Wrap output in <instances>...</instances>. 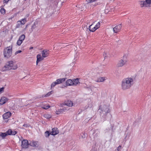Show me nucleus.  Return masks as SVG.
Instances as JSON below:
<instances>
[{"label": "nucleus", "instance_id": "obj_11", "mask_svg": "<svg viewBox=\"0 0 151 151\" xmlns=\"http://www.w3.org/2000/svg\"><path fill=\"white\" fill-rule=\"evenodd\" d=\"M9 99L4 96H2L1 97L0 100V105H2L7 102Z\"/></svg>", "mask_w": 151, "mask_h": 151}, {"label": "nucleus", "instance_id": "obj_44", "mask_svg": "<svg viewBox=\"0 0 151 151\" xmlns=\"http://www.w3.org/2000/svg\"><path fill=\"white\" fill-rule=\"evenodd\" d=\"M41 97V96H40L39 97H38V98H40Z\"/></svg>", "mask_w": 151, "mask_h": 151}, {"label": "nucleus", "instance_id": "obj_3", "mask_svg": "<svg viewBox=\"0 0 151 151\" xmlns=\"http://www.w3.org/2000/svg\"><path fill=\"white\" fill-rule=\"evenodd\" d=\"M127 63V57L126 54L124 55L122 58L119 60L116 64L118 67H122L126 65Z\"/></svg>", "mask_w": 151, "mask_h": 151}, {"label": "nucleus", "instance_id": "obj_7", "mask_svg": "<svg viewBox=\"0 0 151 151\" xmlns=\"http://www.w3.org/2000/svg\"><path fill=\"white\" fill-rule=\"evenodd\" d=\"M65 78H60L57 79L55 81L53 82L51 84V88L54 87L56 85L65 82Z\"/></svg>", "mask_w": 151, "mask_h": 151}, {"label": "nucleus", "instance_id": "obj_39", "mask_svg": "<svg viewBox=\"0 0 151 151\" xmlns=\"http://www.w3.org/2000/svg\"><path fill=\"white\" fill-rule=\"evenodd\" d=\"M23 126L24 127H27V124H24L23 125Z\"/></svg>", "mask_w": 151, "mask_h": 151}, {"label": "nucleus", "instance_id": "obj_15", "mask_svg": "<svg viewBox=\"0 0 151 151\" xmlns=\"http://www.w3.org/2000/svg\"><path fill=\"white\" fill-rule=\"evenodd\" d=\"M7 135H15L17 133V132L15 131H12L11 129H9L6 132Z\"/></svg>", "mask_w": 151, "mask_h": 151}, {"label": "nucleus", "instance_id": "obj_14", "mask_svg": "<svg viewBox=\"0 0 151 151\" xmlns=\"http://www.w3.org/2000/svg\"><path fill=\"white\" fill-rule=\"evenodd\" d=\"M59 133V131L57 128H54L52 129V131L50 132L51 135H55Z\"/></svg>", "mask_w": 151, "mask_h": 151}, {"label": "nucleus", "instance_id": "obj_10", "mask_svg": "<svg viewBox=\"0 0 151 151\" xmlns=\"http://www.w3.org/2000/svg\"><path fill=\"white\" fill-rule=\"evenodd\" d=\"M29 144L28 141L27 140H24L22 141V147L23 148H27Z\"/></svg>", "mask_w": 151, "mask_h": 151}, {"label": "nucleus", "instance_id": "obj_6", "mask_svg": "<svg viewBox=\"0 0 151 151\" xmlns=\"http://www.w3.org/2000/svg\"><path fill=\"white\" fill-rule=\"evenodd\" d=\"M139 3L141 7L151 6V0H145V1H140Z\"/></svg>", "mask_w": 151, "mask_h": 151}, {"label": "nucleus", "instance_id": "obj_27", "mask_svg": "<svg viewBox=\"0 0 151 151\" xmlns=\"http://www.w3.org/2000/svg\"><path fill=\"white\" fill-rule=\"evenodd\" d=\"M50 134H51L49 131H46L45 132V136L46 137H48Z\"/></svg>", "mask_w": 151, "mask_h": 151}, {"label": "nucleus", "instance_id": "obj_35", "mask_svg": "<svg viewBox=\"0 0 151 151\" xmlns=\"http://www.w3.org/2000/svg\"><path fill=\"white\" fill-rule=\"evenodd\" d=\"M4 87L0 88V94L4 92Z\"/></svg>", "mask_w": 151, "mask_h": 151}, {"label": "nucleus", "instance_id": "obj_9", "mask_svg": "<svg viewBox=\"0 0 151 151\" xmlns=\"http://www.w3.org/2000/svg\"><path fill=\"white\" fill-rule=\"evenodd\" d=\"M68 110L67 109L66 107H64L62 109H58L56 111V113L57 114H60L63 113L65 112Z\"/></svg>", "mask_w": 151, "mask_h": 151}, {"label": "nucleus", "instance_id": "obj_4", "mask_svg": "<svg viewBox=\"0 0 151 151\" xmlns=\"http://www.w3.org/2000/svg\"><path fill=\"white\" fill-rule=\"evenodd\" d=\"M12 46L11 45L4 49V57L8 58L11 56L12 54Z\"/></svg>", "mask_w": 151, "mask_h": 151}, {"label": "nucleus", "instance_id": "obj_8", "mask_svg": "<svg viewBox=\"0 0 151 151\" xmlns=\"http://www.w3.org/2000/svg\"><path fill=\"white\" fill-rule=\"evenodd\" d=\"M94 22H93L92 24L89 27V29L90 31L92 32H95L97 29L99 28L100 27V23L99 22H98L95 26L93 27L92 28V27L93 24Z\"/></svg>", "mask_w": 151, "mask_h": 151}, {"label": "nucleus", "instance_id": "obj_16", "mask_svg": "<svg viewBox=\"0 0 151 151\" xmlns=\"http://www.w3.org/2000/svg\"><path fill=\"white\" fill-rule=\"evenodd\" d=\"M49 55V52L47 50H44L42 52V56L44 58L47 57Z\"/></svg>", "mask_w": 151, "mask_h": 151}, {"label": "nucleus", "instance_id": "obj_43", "mask_svg": "<svg viewBox=\"0 0 151 151\" xmlns=\"http://www.w3.org/2000/svg\"><path fill=\"white\" fill-rule=\"evenodd\" d=\"M121 147V146H119L118 147V149L120 147Z\"/></svg>", "mask_w": 151, "mask_h": 151}, {"label": "nucleus", "instance_id": "obj_41", "mask_svg": "<svg viewBox=\"0 0 151 151\" xmlns=\"http://www.w3.org/2000/svg\"><path fill=\"white\" fill-rule=\"evenodd\" d=\"M103 70H101V72H100L99 73H102V72H103Z\"/></svg>", "mask_w": 151, "mask_h": 151}, {"label": "nucleus", "instance_id": "obj_18", "mask_svg": "<svg viewBox=\"0 0 151 151\" xmlns=\"http://www.w3.org/2000/svg\"><path fill=\"white\" fill-rule=\"evenodd\" d=\"M106 80V78L104 77H99L96 80V82H103Z\"/></svg>", "mask_w": 151, "mask_h": 151}, {"label": "nucleus", "instance_id": "obj_23", "mask_svg": "<svg viewBox=\"0 0 151 151\" xmlns=\"http://www.w3.org/2000/svg\"><path fill=\"white\" fill-rule=\"evenodd\" d=\"M37 142H36L32 141L30 142L29 145L32 146L36 147H37Z\"/></svg>", "mask_w": 151, "mask_h": 151}, {"label": "nucleus", "instance_id": "obj_34", "mask_svg": "<svg viewBox=\"0 0 151 151\" xmlns=\"http://www.w3.org/2000/svg\"><path fill=\"white\" fill-rule=\"evenodd\" d=\"M93 106L92 103L90 102H89V104H88V106L87 107V108H91Z\"/></svg>", "mask_w": 151, "mask_h": 151}, {"label": "nucleus", "instance_id": "obj_32", "mask_svg": "<svg viewBox=\"0 0 151 151\" xmlns=\"http://www.w3.org/2000/svg\"><path fill=\"white\" fill-rule=\"evenodd\" d=\"M23 41L19 39L18 40L17 42V44L19 45L20 46L21 44L22 43Z\"/></svg>", "mask_w": 151, "mask_h": 151}, {"label": "nucleus", "instance_id": "obj_2", "mask_svg": "<svg viewBox=\"0 0 151 151\" xmlns=\"http://www.w3.org/2000/svg\"><path fill=\"white\" fill-rule=\"evenodd\" d=\"M17 68L18 65L15 60H9L6 62L2 69L3 71H6L11 70H16Z\"/></svg>", "mask_w": 151, "mask_h": 151}, {"label": "nucleus", "instance_id": "obj_30", "mask_svg": "<svg viewBox=\"0 0 151 151\" xmlns=\"http://www.w3.org/2000/svg\"><path fill=\"white\" fill-rule=\"evenodd\" d=\"M17 24L16 26L17 28H19L20 27H21L22 25V24H21V22L19 21H17Z\"/></svg>", "mask_w": 151, "mask_h": 151}, {"label": "nucleus", "instance_id": "obj_13", "mask_svg": "<svg viewBox=\"0 0 151 151\" xmlns=\"http://www.w3.org/2000/svg\"><path fill=\"white\" fill-rule=\"evenodd\" d=\"M39 25L37 22H34V24L32 25V30L33 31L34 30H35V31H37L38 29Z\"/></svg>", "mask_w": 151, "mask_h": 151}, {"label": "nucleus", "instance_id": "obj_29", "mask_svg": "<svg viewBox=\"0 0 151 151\" xmlns=\"http://www.w3.org/2000/svg\"><path fill=\"white\" fill-rule=\"evenodd\" d=\"M44 117L47 119L50 118L51 117V116L48 114H45L44 115Z\"/></svg>", "mask_w": 151, "mask_h": 151}, {"label": "nucleus", "instance_id": "obj_26", "mask_svg": "<svg viewBox=\"0 0 151 151\" xmlns=\"http://www.w3.org/2000/svg\"><path fill=\"white\" fill-rule=\"evenodd\" d=\"M25 37V35L24 34H22L20 36L19 39L23 41L24 40Z\"/></svg>", "mask_w": 151, "mask_h": 151}, {"label": "nucleus", "instance_id": "obj_37", "mask_svg": "<svg viewBox=\"0 0 151 151\" xmlns=\"http://www.w3.org/2000/svg\"><path fill=\"white\" fill-rule=\"evenodd\" d=\"M22 52V51L21 50H18L15 53V55H16L18 53H21Z\"/></svg>", "mask_w": 151, "mask_h": 151}, {"label": "nucleus", "instance_id": "obj_24", "mask_svg": "<svg viewBox=\"0 0 151 151\" xmlns=\"http://www.w3.org/2000/svg\"><path fill=\"white\" fill-rule=\"evenodd\" d=\"M7 135V134L6 133H0V136L3 139H4L5 137H6Z\"/></svg>", "mask_w": 151, "mask_h": 151}, {"label": "nucleus", "instance_id": "obj_21", "mask_svg": "<svg viewBox=\"0 0 151 151\" xmlns=\"http://www.w3.org/2000/svg\"><path fill=\"white\" fill-rule=\"evenodd\" d=\"M66 83L67 86H73L72 80L68 79L66 81Z\"/></svg>", "mask_w": 151, "mask_h": 151}, {"label": "nucleus", "instance_id": "obj_1", "mask_svg": "<svg viewBox=\"0 0 151 151\" xmlns=\"http://www.w3.org/2000/svg\"><path fill=\"white\" fill-rule=\"evenodd\" d=\"M134 83V79L131 78H127L124 79L122 82L121 87L123 90L129 89Z\"/></svg>", "mask_w": 151, "mask_h": 151}, {"label": "nucleus", "instance_id": "obj_20", "mask_svg": "<svg viewBox=\"0 0 151 151\" xmlns=\"http://www.w3.org/2000/svg\"><path fill=\"white\" fill-rule=\"evenodd\" d=\"M64 104L69 107H71L73 105V103L71 101L68 100L65 102Z\"/></svg>", "mask_w": 151, "mask_h": 151}, {"label": "nucleus", "instance_id": "obj_22", "mask_svg": "<svg viewBox=\"0 0 151 151\" xmlns=\"http://www.w3.org/2000/svg\"><path fill=\"white\" fill-rule=\"evenodd\" d=\"M37 58L38 61H42L44 59L42 56L41 57V55L40 54L37 55Z\"/></svg>", "mask_w": 151, "mask_h": 151}, {"label": "nucleus", "instance_id": "obj_17", "mask_svg": "<svg viewBox=\"0 0 151 151\" xmlns=\"http://www.w3.org/2000/svg\"><path fill=\"white\" fill-rule=\"evenodd\" d=\"M11 115V113L9 112H7L4 113L3 115V118L4 119H6L9 118Z\"/></svg>", "mask_w": 151, "mask_h": 151}, {"label": "nucleus", "instance_id": "obj_28", "mask_svg": "<svg viewBox=\"0 0 151 151\" xmlns=\"http://www.w3.org/2000/svg\"><path fill=\"white\" fill-rule=\"evenodd\" d=\"M52 94V91H50L48 92L47 94H46L45 96L43 95L42 96V97H47L49 96L50 95Z\"/></svg>", "mask_w": 151, "mask_h": 151}, {"label": "nucleus", "instance_id": "obj_12", "mask_svg": "<svg viewBox=\"0 0 151 151\" xmlns=\"http://www.w3.org/2000/svg\"><path fill=\"white\" fill-rule=\"evenodd\" d=\"M122 25L121 24H119L113 28V31L114 33H117L119 32L121 29Z\"/></svg>", "mask_w": 151, "mask_h": 151}, {"label": "nucleus", "instance_id": "obj_19", "mask_svg": "<svg viewBox=\"0 0 151 151\" xmlns=\"http://www.w3.org/2000/svg\"><path fill=\"white\" fill-rule=\"evenodd\" d=\"M73 86H77L80 83L79 82V79L78 78L73 79L72 80Z\"/></svg>", "mask_w": 151, "mask_h": 151}, {"label": "nucleus", "instance_id": "obj_5", "mask_svg": "<svg viewBox=\"0 0 151 151\" xmlns=\"http://www.w3.org/2000/svg\"><path fill=\"white\" fill-rule=\"evenodd\" d=\"M98 110L101 114L102 113L105 115H106L110 111L108 106L105 105H101L99 106Z\"/></svg>", "mask_w": 151, "mask_h": 151}, {"label": "nucleus", "instance_id": "obj_36", "mask_svg": "<svg viewBox=\"0 0 151 151\" xmlns=\"http://www.w3.org/2000/svg\"><path fill=\"white\" fill-rule=\"evenodd\" d=\"M88 3H91L96 1V0H86Z\"/></svg>", "mask_w": 151, "mask_h": 151}, {"label": "nucleus", "instance_id": "obj_33", "mask_svg": "<svg viewBox=\"0 0 151 151\" xmlns=\"http://www.w3.org/2000/svg\"><path fill=\"white\" fill-rule=\"evenodd\" d=\"M1 12L2 14H4L5 13V10L4 8H2L1 9Z\"/></svg>", "mask_w": 151, "mask_h": 151}, {"label": "nucleus", "instance_id": "obj_42", "mask_svg": "<svg viewBox=\"0 0 151 151\" xmlns=\"http://www.w3.org/2000/svg\"><path fill=\"white\" fill-rule=\"evenodd\" d=\"M33 47H31L30 48V49H33Z\"/></svg>", "mask_w": 151, "mask_h": 151}, {"label": "nucleus", "instance_id": "obj_38", "mask_svg": "<svg viewBox=\"0 0 151 151\" xmlns=\"http://www.w3.org/2000/svg\"><path fill=\"white\" fill-rule=\"evenodd\" d=\"M28 25H26V27H25V28L23 29V31H24L27 28V26H28Z\"/></svg>", "mask_w": 151, "mask_h": 151}, {"label": "nucleus", "instance_id": "obj_31", "mask_svg": "<svg viewBox=\"0 0 151 151\" xmlns=\"http://www.w3.org/2000/svg\"><path fill=\"white\" fill-rule=\"evenodd\" d=\"M50 107L49 105H45L42 107V108L45 109H47Z\"/></svg>", "mask_w": 151, "mask_h": 151}, {"label": "nucleus", "instance_id": "obj_40", "mask_svg": "<svg viewBox=\"0 0 151 151\" xmlns=\"http://www.w3.org/2000/svg\"><path fill=\"white\" fill-rule=\"evenodd\" d=\"M39 62H40V61H37V62H36V63H37V65L38 63Z\"/></svg>", "mask_w": 151, "mask_h": 151}, {"label": "nucleus", "instance_id": "obj_25", "mask_svg": "<svg viewBox=\"0 0 151 151\" xmlns=\"http://www.w3.org/2000/svg\"><path fill=\"white\" fill-rule=\"evenodd\" d=\"M21 22V24L23 25L24 24L27 22V20L26 18H24L22 19L21 20L19 21Z\"/></svg>", "mask_w": 151, "mask_h": 151}]
</instances>
